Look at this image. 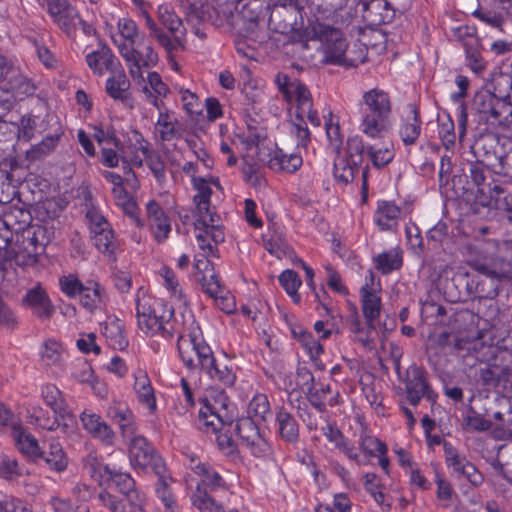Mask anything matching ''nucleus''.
<instances>
[{
	"label": "nucleus",
	"instance_id": "nucleus-41",
	"mask_svg": "<svg viewBox=\"0 0 512 512\" xmlns=\"http://www.w3.org/2000/svg\"><path fill=\"white\" fill-rule=\"evenodd\" d=\"M358 445L362 457L367 459V465L370 463L372 458L377 456L379 452L383 453L387 448L385 442L366 432L360 433L358 438Z\"/></svg>",
	"mask_w": 512,
	"mask_h": 512
},
{
	"label": "nucleus",
	"instance_id": "nucleus-44",
	"mask_svg": "<svg viewBox=\"0 0 512 512\" xmlns=\"http://www.w3.org/2000/svg\"><path fill=\"white\" fill-rule=\"evenodd\" d=\"M28 241H17L16 248L13 249V260L17 266L31 267L38 262L39 255L36 250L30 247L32 244Z\"/></svg>",
	"mask_w": 512,
	"mask_h": 512
},
{
	"label": "nucleus",
	"instance_id": "nucleus-53",
	"mask_svg": "<svg viewBox=\"0 0 512 512\" xmlns=\"http://www.w3.org/2000/svg\"><path fill=\"white\" fill-rule=\"evenodd\" d=\"M141 16L145 21V26L150 31V36L155 38L159 45H161L165 49L166 53H168L169 56H171L174 46L173 43L169 41V35L166 32H164L160 27H158L156 22L152 19V17L149 15L147 11L142 10Z\"/></svg>",
	"mask_w": 512,
	"mask_h": 512
},
{
	"label": "nucleus",
	"instance_id": "nucleus-29",
	"mask_svg": "<svg viewBox=\"0 0 512 512\" xmlns=\"http://www.w3.org/2000/svg\"><path fill=\"white\" fill-rule=\"evenodd\" d=\"M497 279L491 273L479 272V275L471 278L467 286L474 289V299H494L499 292Z\"/></svg>",
	"mask_w": 512,
	"mask_h": 512
},
{
	"label": "nucleus",
	"instance_id": "nucleus-26",
	"mask_svg": "<svg viewBox=\"0 0 512 512\" xmlns=\"http://www.w3.org/2000/svg\"><path fill=\"white\" fill-rule=\"evenodd\" d=\"M152 472L157 476V482L155 483V493L157 497L161 500L166 509L175 512L176 499L171 489L174 479L170 475L166 464L162 465L161 469H155Z\"/></svg>",
	"mask_w": 512,
	"mask_h": 512
},
{
	"label": "nucleus",
	"instance_id": "nucleus-19",
	"mask_svg": "<svg viewBox=\"0 0 512 512\" xmlns=\"http://www.w3.org/2000/svg\"><path fill=\"white\" fill-rule=\"evenodd\" d=\"M471 266L477 272L491 273L494 277L512 279V247L499 249L498 254L490 264L472 262Z\"/></svg>",
	"mask_w": 512,
	"mask_h": 512
},
{
	"label": "nucleus",
	"instance_id": "nucleus-18",
	"mask_svg": "<svg viewBox=\"0 0 512 512\" xmlns=\"http://www.w3.org/2000/svg\"><path fill=\"white\" fill-rule=\"evenodd\" d=\"M158 19L171 34L169 41L173 43V52L184 50L186 29L181 18L168 5H160L158 7Z\"/></svg>",
	"mask_w": 512,
	"mask_h": 512
},
{
	"label": "nucleus",
	"instance_id": "nucleus-59",
	"mask_svg": "<svg viewBox=\"0 0 512 512\" xmlns=\"http://www.w3.org/2000/svg\"><path fill=\"white\" fill-rule=\"evenodd\" d=\"M248 413L265 421L267 416L271 414L268 397L265 394H256L249 402Z\"/></svg>",
	"mask_w": 512,
	"mask_h": 512
},
{
	"label": "nucleus",
	"instance_id": "nucleus-28",
	"mask_svg": "<svg viewBox=\"0 0 512 512\" xmlns=\"http://www.w3.org/2000/svg\"><path fill=\"white\" fill-rule=\"evenodd\" d=\"M277 432L281 440L288 444H296L299 440V424L293 414L280 408L276 412Z\"/></svg>",
	"mask_w": 512,
	"mask_h": 512
},
{
	"label": "nucleus",
	"instance_id": "nucleus-24",
	"mask_svg": "<svg viewBox=\"0 0 512 512\" xmlns=\"http://www.w3.org/2000/svg\"><path fill=\"white\" fill-rule=\"evenodd\" d=\"M194 187L198 193L193 197V201L196 204L198 218L194 222L195 229H201L202 227H208L207 215L212 211L210 207V197L212 189L208 186L203 178L193 179Z\"/></svg>",
	"mask_w": 512,
	"mask_h": 512
},
{
	"label": "nucleus",
	"instance_id": "nucleus-30",
	"mask_svg": "<svg viewBox=\"0 0 512 512\" xmlns=\"http://www.w3.org/2000/svg\"><path fill=\"white\" fill-rule=\"evenodd\" d=\"M133 389L138 401L146 406L151 413L155 412L157 408L156 397L151 381L145 371L139 369L134 373Z\"/></svg>",
	"mask_w": 512,
	"mask_h": 512
},
{
	"label": "nucleus",
	"instance_id": "nucleus-55",
	"mask_svg": "<svg viewBox=\"0 0 512 512\" xmlns=\"http://www.w3.org/2000/svg\"><path fill=\"white\" fill-rule=\"evenodd\" d=\"M30 423L37 425L42 429L54 431L59 427V422L56 417L50 418L46 411L36 405H31L28 410Z\"/></svg>",
	"mask_w": 512,
	"mask_h": 512
},
{
	"label": "nucleus",
	"instance_id": "nucleus-62",
	"mask_svg": "<svg viewBox=\"0 0 512 512\" xmlns=\"http://www.w3.org/2000/svg\"><path fill=\"white\" fill-rule=\"evenodd\" d=\"M36 127V116L32 114L23 115L18 123V140L29 142L35 135Z\"/></svg>",
	"mask_w": 512,
	"mask_h": 512
},
{
	"label": "nucleus",
	"instance_id": "nucleus-14",
	"mask_svg": "<svg viewBox=\"0 0 512 512\" xmlns=\"http://www.w3.org/2000/svg\"><path fill=\"white\" fill-rule=\"evenodd\" d=\"M100 504L109 512H146L145 494L136 491L121 495L118 497L107 490H103L98 494Z\"/></svg>",
	"mask_w": 512,
	"mask_h": 512
},
{
	"label": "nucleus",
	"instance_id": "nucleus-43",
	"mask_svg": "<svg viewBox=\"0 0 512 512\" xmlns=\"http://www.w3.org/2000/svg\"><path fill=\"white\" fill-rule=\"evenodd\" d=\"M13 436L20 452L27 456L38 458L41 449L35 437L21 427L14 429Z\"/></svg>",
	"mask_w": 512,
	"mask_h": 512
},
{
	"label": "nucleus",
	"instance_id": "nucleus-20",
	"mask_svg": "<svg viewBox=\"0 0 512 512\" xmlns=\"http://www.w3.org/2000/svg\"><path fill=\"white\" fill-rule=\"evenodd\" d=\"M303 8H271L269 26L280 34H288L298 21L303 22Z\"/></svg>",
	"mask_w": 512,
	"mask_h": 512
},
{
	"label": "nucleus",
	"instance_id": "nucleus-61",
	"mask_svg": "<svg viewBox=\"0 0 512 512\" xmlns=\"http://www.w3.org/2000/svg\"><path fill=\"white\" fill-rule=\"evenodd\" d=\"M62 357L61 345L54 341L48 340L43 345L41 352V361L45 366H53L60 362Z\"/></svg>",
	"mask_w": 512,
	"mask_h": 512
},
{
	"label": "nucleus",
	"instance_id": "nucleus-8",
	"mask_svg": "<svg viewBox=\"0 0 512 512\" xmlns=\"http://www.w3.org/2000/svg\"><path fill=\"white\" fill-rule=\"evenodd\" d=\"M477 374L484 388H493L502 393L512 392V358L485 364L478 369Z\"/></svg>",
	"mask_w": 512,
	"mask_h": 512
},
{
	"label": "nucleus",
	"instance_id": "nucleus-5",
	"mask_svg": "<svg viewBox=\"0 0 512 512\" xmlns=\"http://www.w3.org/2000/svg\"><path fill=\"white\" fill-rule=\"evenodd\" d=\"M89 468L92 476L98 475L99 484L108 488H113L121 495L139 491L133 477L127 473L116 469L109 464H101L96 457L89 456Z\"/></svg>",
	"mask_w": 512,
	"mask_h": 512
},
{
	"label": "nucleus",
	"instance_id": "nucleus-63",
	"mask_svg": "<svg viewBox=\"0 0 512 512\" xmlns=\"http://www.w3.org/2000/svg\"><path fill=\"white\" fill-rule=\"evenodd\" d=\"M94 244L100 252L112 254L116 248L113 230L107 228L94 233Z\"/></svg>",
	"mask_w": 512,
	"mask_h": 512
},
{
	"label": "nucleus",
	"instance_id": "nucleus-37",
	"mask_svg": "<svg viewBox=\"0 0 512 512\" xmlns=\"http://www.w3.org/2000/svg\"><path fill=\"white\" fill-rule=\"evenodd\" d=\"M41 395L46 405L52 409L56 416L64 419L70 415L67 403L62 396V392L55 385H45L41 390Z\"/></svg>",
	"mask_w": 512,
	"mask_h": 512
},
{
	"label": "nucleus",
	"instance_id": "nucleus-25",
	"mask_svg": "<svg viewBox=\"0 0 512 512\" xmlns=\"http://www.w3.org/2000/svg\"><path fill=\"white\" fill-rule=\"evenodd\" d=\"M22 302L30 307L39 318H50L54 311L46 291L40 284L29 289L23 297Z\"/></svg>",
	"mask_w": 512,
	"mask_h": 512
},
{
	"label": "nucleus",
	"instance_id": "nucleus-51",
	"mask_svg": "<svg viewBox=\"0 0 512 512\" xmlns=\"http://www.w3.org/2000/svg\"><path fill=\"white\" fill-rule=\"evenodd\" d=\"M181 8L186 14L187 21H193L194 19L199 21H208L211 19L209 14V6L203 5L199 0H178Z\"/></svg>",
	"mask_w": 512,
	"mask_h": 512
},
{
	"label": "nucleus",
	"instance_id": "nucleus-6",
	"mask_svg": "<svg viewBox=\"0 0 512 512\" xmlns=\"http://www.w3.org/2000/svg\"><path fill=\"white\" fill-rule=\"evenodd\" d=\"M474 106L481 120L493 127H506L512 108L496 94L482 93L475 97Z\"/></svg>",
	"mask_w": 512,
	"mask_h": 512
},
{
	"label": "nucleus",
	"instance_id": "nucleus-16",
	"mask_svg": "<svg viewBox=\"0 0 512 512\" xmlns=\"http://www.w3.org/2000/svg\"><path fill=\"white\" fill-rule=\"evenodd\" d=\"M47 12L67 35H72L81 21L78 11L67 0H47Z\"/></svg>",
	"mask_w": 512,
	"mask_h": 512
},
{
	"label": "nucleus",
	"instance_id": "nucleus-34",
	"mask_svg": "<svg viewBox=\"0 0 512 512\" xmlns=\"http://www.w3.org/2000/svg\"><path fill=\"white\" fill-rule=\"evenodd\" d=\"M115 56L106 44H100V48L86 56L88 67L97 75H103L104 70H113Z\"/></svg>",
	"mask_w": 512,
	"mask_h": 512
},
{
	"label": "nucleus",
	"instance_id": "nucleus-9",
	"mask_svg": "<svg viewBox=\"0 0 512 512\" xmlns=\"http://www.w3.org/2000/svg\"><path fill=\"white\" fill-rule=\"evenodd\" d=\"M129 460L134 469L148 470L161 469L165 464L148 440L141 436H132L129 443Z\"/></svg>",
	"mask_w": 512,
	"mask_h": 512
},
{
	"label": "nucleus",
	"instance_id": "nucleus-40",
	"mask_svg": "<svg viewBox=\"0 0 512 512\" xmlns=\"http://www.w3.org/2000/svg\"><path fill=\"white\" fill-rule=\"evenodd\" d=\"M78 297L80 305L90 313L100 308L103 302L100 285L94 281H88Z\"/></svg>",
	"mask_w": 512,
	"mask_h": 512
},
{
	"label": "nucleus",
	"instance_id": "nucleus-1",
	"mask_svg": "<svg viewBox=\"0 0 512 512\" xmlns=\"http://www.w3.org/2000/svg\"><path fill=\"white\" fill-rule=\"evenodd\" d=\"M183 331L177 341V349L183 364L190 370L211 368L214 353L202 337L199 325L191 313L182 314Z\"/></svg>",
	"mask_w": 512,
	"mask_h": 512
},
{
	"label": "nucleus",
	"instance_id": "nucleus-48",
	"mask_svg": "<svg viewBox=\"0 0 512 512\" xmlns=\"http://www.w3.org/2000/svg\"><path fill=\"white\" fill-rule=\"evenodd\" d=\"M362 137L356 135L347 139L346 142V159L350 160L353 167L362 166L364 155L367 154V147Z\"/></svg>",
	"mask_w": 512,
	"mask_h": 512
},
{
	"label": "nucleus",
	"instance_id": "nucleus-49",
	"mask_svg": "<svg viewBox=\"0 0 512 512\" xmlns=\"http://www.w3.org/2000/svg\"><path fill=\"white\" fill-rule=\"evenodd\" d=\"M177 124V118L172 113L169 111L160 112L155 125L159 132L160 139L162 141H171L174 139L178 133L176 129Z\"/></svg>",
	"mask_w": 512,
	"mask_h": 512
},
{
	"label": "nucleus",
	"instance_id": "nucleus-57",
	"mask_svg": "<svg viewBox=\"0 0 512 512\" xmlns=\"http://www.w3.org/2000/svg\"><path fill=\"white\" fill-rule=\"evenodd\" d=\"M118 28L121 37L128 41L127 45L140 46L144 43V36L139 37L138 28L136 23L131 19H120L118 22Z\"/></svg>",
	"mask_w": 512,
	"mask_h": 512
},
{
	"label": "nucleus",
	"instance_id": "nucleus-35",
	"mask_svg": "<svg viewBox=\"0 0 512 512\" xmlns=\"http://www.w3.org/2000/svg\"><path fill=\"white\" fill-rule=\"evenodd\" d=\"M421 119L416 107L410 106V115L402 122L399 135L406 146L416 143L421 133Z\"/></svg>",
	"mask_w": 512,
	"mask_h": 512
},
{
	"label": "nucleus",
	"instance_id": "nucleus-17",
	"mask_svg": "<svg viewBox=\"0 0 512 512\" xmlns=\"http://www.w3.org/2000/svg\"><path fill=\"white\" fill-rule=\"evenodd\" d=\"M83 429L95 440L104 446H113L116 441V433L100 415L91 410H84L80 414Z\"/></svg>",
	"mask_w": 512,
	"mask_h": 512
},
{
	"label": "nucleus",
	"instance_id": "nucleus-56",
	"mask_svg": "<svg viewBox=\"0 0 512 512\" xmlns=\"http://www.w3.org/2000/svg\"><path fill=\"white\" fill-rule=\"evenodd\" d=\"M374 262L375 268L385 275L402 266V258L392 251L378 254L374 257Z\"/></svg>",
	"mask_w": 512,
	"mask_h": 512
},
{
	"label": "nucleus",
	"instance_id": "nucleus-15",
	"mask_svg": "<svg viewBox=\"0 0 512 512\" xmlns=\"http://www.w3.org/2000/svg\"><path fill=\"white\" fill-rule=\"evenodd\" d=\"M446 464L452 470L451 475L457 479H466L473 486H480L484 481L483 474L452 446H445Z\"/></svg>",
	"mask_w": 512,
	"mask_h": 512
},
{
	"label": "nucleus",
	"instance_id": "nucleus-3",
	"mask_svg": "<svg viewBox=\"0 0 512 512\" xmlns=\"http://www.w3.org/2000/svg\"><path fill=\"white\" fill-rule=\"evenodd\" d=\"M399 381L403 387H398V395L413 407H417L423 399L431 404L436 403L438 394L432 388L424 367L411 364Z\"/></svg>",
	"mask_w": 512,
	"mask_h": 512
},
{
	"label": "nucleus",
	"instance_id": "nucleus-64",
	"mask_svg": "<svg viewBox=\"0 0 512 512\" xmlns=\"http://www.w3.org/2000/svg\"><path fill=\"white\" fill-rule=\"evenodd\" d=\"M0 512H33L22 499L12 495H0Z\"/></svg>",
	"mask_w": 512,
	"mask_h": 512
},
{
	"label": "nucleus",
	"instance_id": "nucleus-36",
	"mask_svg": "<svg viewBox=\"0 0 512 512\" xmlns=\"http://www.w3.org/2000/svg\"><path fill=\"white\" fill-rule=\"evenodd\" d=\"M302 163L303 160L300 154H286L283 150L277 149L270 158L268 165L274 171L293 173L301 167Z\"/></svg>",
	"mask_w": 512,
	"mask_h": 512
},
{
	"label": "nucleus",
	"instance_id": "nucleus-31",
	"mask_svg": "<svg viewBox=\"0 0 512 512\" xmlns=\"http://www.w3.org/2000/svg\"><path fill=\"white\" fill-rule=\"evenodd\" d=\"M363 315L369 329H376L375 320L379 318L381 311V298L368 284L360 289Z\"/></svg>",
	"mask_w": 512,
	"mask_h": 512
},
{
	"label": "nucleus",
	"instance_id": "nucleus-52",
	"mask_svg": "<svg viewBox=\"0 0 512 512\" xmlns=\"http://www.w3.org/2000/svg\"><path fill=\"white\" fill-rule=\"evenodd\" d=\"M334 447L345 458L355 463L357 466L367 465V459L365 457H362V454L360 453L359 450V445L356 446L355 443L348 437L344 436L340 441H338L334 445Z\"/></svg>",
	"mask_w": 512,
	"mask_h": 512
},
{
	"label": "nucleus",
	"instance_id": "nucleus-47",
	"mask_svg": "<svg viewBox=\"0 0 512 512\" xmlns=\"http://www.w3.org/2000/svg\"><path fill=\"white\" fill-rule=\"evenodd\" d=\"M129 88L130 82L124 73H117L106 81V92L115 100H126Z\"/></svg>",
	"mask_w": 512,
	"mask_h": 512
},
{
	"label": "nucleus",
	"instance_id": "nucleus-13",
	"mask_svg": "<svg viewBox=\"0 0 512 512\" xmlns=\"http://www.w3.org/2000/svg\"><path fill=\"white\" fill-rule=\"evenodd\" d=\"M235 432L250 452L258 458L269 454L270 446L261 436L259 428L251 417L239 419L235 424Z\"/></svg>",
	"mask_w": 512,
	"mask_h": 512
},
{
	"label": "nucleus",
	"instance_id": "nucleus-38",
	"mask_svg": "<svg viewBox=\"0 0 512 512\" xmlns=\"http://www.w3.org/2000/svg\"><path fill=\"white\" fill-rule=\"evenodd\" d=\"M473 307L478 317L486 324L485 328H496L500 324L499 308L495 298L477 300Z\"/></svg>",
	"mask_w": 512,
	"mask_h": 512
},
{
	"label": "nucleus",
	"instance_id": "nucleus-2",
	"mask_svg": "<svg viewBox=\"0 0 512 512\" xmlns=\"http://www.w3.org/2000/svg\"><path fill=\"white\" fill-rule=\"evenodd\" d=\"M360 130L368 137L381 138L391 128L392 103L387 92L373 88L361 102Z\"/></svg>",
	"mask_w": 512,
	"mask_h": 512
},
{
	"label": "nucleus",
	"instance_id": "nucleus-21",
	"mask_svg": "<svg viewBox=\"0 0 512 512\" xmlns=\"http://www.w3.org/2000/svg\"><path fill=\"white\" fill-rule=\"evenodd\" d=\"M146 213L156 241L159 243L164 242L171 231L168 216L155 200H150L146 204Z\"/></svg>",
	"mask_w": 512,
	"mask_h": 512
},
{
	"label": "nucleus",
	"instance_id": "nucleus-42",
	"mask_svg": "<svg viewBox=\"0 0 512 512\" xmlns=\"http://www.w3.org/2000/svg\"><path fill=\"white\" fill-rule=\"evenodd\" d=\"M112 420L119 426L124 438L132 437L136 431L135 417L128 408H113L109 410Z\"/></svg>",
	"mask_w": 512,
	"mask_h": 512
},
{
	"label": "nucleus",
	"instance_id": "nucleus-10",
	"mask_svg": "<svg viewBox=\"0 0 512 512\" xmlns=\"http://www.w3.org/2000/svg\"><path fill=\"white\" fill-rule=\"evenodd\" d=\"M114 43L118 46L121 56L130 64L129 70L133 78L142 77V68L154 67L158 63V54L153 50L150 44L144 45L141 49L140 46L127 45L126 42L118 43L113 39Z\"/></svg>",
	"mask_w": 512,
	"mask_h": 512
},
{
	"label": "nucleus",
	"instance_id": "nucleus-11",
	"mask_svg": "<svg viewBox=\"0 0 512 512\" xmlns=\"http://www.w3.org/2000/svg\"><path fill=\"white\" fill-rule=\"evenodd\" d=\"M127 137V141H122L116 136L113 129L107 130L105 131V144L107 146L113 145L120 153H122V157L130 158L133 165L141 166L142 159L137 155V152L141 151L142 154L147 155V143L145 142L142 134L136 130L128 132Z\"/></svg>",
	"mask_w": 512,
	"mask_h": 512
},
{
	"label": "nucleus",
	"instance_id": "nucleus-60",
	"mask_svg": "<svg viewBox=\"0 0 512 512\" xmlns=\"http://www.w3.org/2000/svg\"><path fill=\"white\" fill-rule=\"evenodd\" d=\"M331 393V387L329 384L322 386L321 388H316L315 384L313 386H309L306 391V396L309 403L317 409L319 412H324L326 410L325 399L328 394Z\"/></svg>",
	"mask_w": 512,
	"mask_h": 512
},
{
	"label": "nucleus",
	"instance_id": "nucleus-50",
	"mask_svg": "<svg viewBox=\"0 0 512 512\" xmlns=\"http://www.w3.org/2000/svg\"><path fill=\"white\" fill-rule=\"evenodd\" d=\"M359 169L360 167H353L350 160L345 157L338 156L334 160L333 174L336 181L341 184L347 185L352 182Z\"/></svg>",
	"mask_w": 512,
	"mask_h": 512
},
{
	"label": "nucleus",
	"instance_id": "nucleus-32",
	"mask_svg": "<svg viewBox=\"0 0 512 512\" xmlns=\"http://www.w3.org/2000/svg\"><path fill=\"white\" fill-rule=\"evenodd\" d=\"M3 89L12 92L16 98L22 100L24 97L34 95L36 85L18 69L13 67L11 73L5 80Z\"/></svg>",
	"mask_w": 512,
	"mask_h": 512
},
{
	"label": "nucleus",
	"instance_id": "nucleus-46",
	"mask_svg": "<svg viewBox=\"0 0 512 512\" xmlns=\"http://www.w3.org/2000/svg\"><path fill=\"white\" fill-rule=\"evenodd\" d=\"M59 140V135L46 136L40 143L26 151V159L31 162L43 159L56 149Z\"/></svg>",
	"mask_w": 512,
	"mask_h": 512
},
{
	"label": "nucleus",
	"instance_id": "nucleus-45",
	"mask_svg": "<svg viewBox=\"0 0 512 512\" xmlns=\"http://www.w3.org/2000/svg\"><path fill=\"white\" fill-rule=\"evenodd\" d=\"M191 500L199 512H224L222 504L217 503L200 484L197 485Z\"/></svg>",
	"mask_w": 512,
	"mask_h": 512
},
{
	"label": "nucleus",
	"instance_id": "nucleus-4",
	"mask_svg": "<svg viewBox=\"0 0 512 512\" xmlns=\"http://www.w3.org/2000/svg\"><path fill=\"white\" fill-rule=\"evenodd\" d=\"M136 318L138 328L146 335H157L161 327V320L166 314H159V308L165 307L163 303L150 296L144 288H139L135 296Z\"/></svg>",
	"mask_w": 512,
	"mask_h": 512
},
{
	"label": "nucleus",
	"instance_id": "nucleus-39",
	"mask_svg": "<svg viewBox=\"0 0 512 512\" xmlns=\"http://www.w3.org/2000/svg\"><path fill=\"white\" fill-rule=\"evenodd\" d=\"M191 469L195 474L202 478L201 486H207L211 490H218L226 487L223 477L210 464L199 462L195 466H191Z\"/></svg>",
	"mask_w": 512,
	"mask_h": 512
},
{
	"label": "nucleus",
	"instance_id": "nucleus-54",
	"mask_svg": "<svg viewBox=\"0 0 512 512\" xmlns=\"http://www.w3.org/2000/svg\"><path fill=\"white\" fill-rule=\"evenodd\" d=\"M212 379L219 381L224 386H233L236 380V375L230 367L225 364L218 363L213 357L211 368H203Z\"/></svg>",
	"mask_w": 512,
	"mask_h": 512
},
{
	"label": "nucleus",
	"instance_id": "nucleus-33",
	"mask_svg": "<svg viewBox=\"0 0 512 512\" xmlns=\"http://www.w3.org/2000/svg\"><path fill=\"white\" fill-rule=\"evenodd\" d=\"M38 458H41L51 470L57 473L64 472L69 463L62 445L54 440L49 442L47 449L40 451Z\"/></svg>",
	"mask_w": 512,
	"mask_h": 512
},
{
	"label": "nucleus",
	"instance_id": "nucleus-7",
	"mask_svg": "<svg viewBox=\"0 0 512 512\" xmlns=\"http://www.w3.org/2000/svg\"><path fill=\"white\" fill-rule=\"evenodd\" d=\"M315 36L319 39L324 52V62L327 64H342L348 47V42L340 29L318 24L314 28Z\"/></svg>",
	"mask_w": 512,
	"mask_h": 512
},
{
	"label": "nucleus",
	"instance_id": "nucleus-27",
	"mask_svg": "<svg viewBox=\"0 0 512 512\" xmlns=\"http://www.w3.org/2000/svg\"><path fill=\"white\" fill-rule=\"evenodd\" d=\"M402 209L394 202L380 200L374 213V221L382 231L393 230L397 227Z\"/></svg>",
	"mask_w": 512,
	"mask_h": 512
},
{
	"label": "nucleus",
	"instance_id": "nucleus-23",
	"mask_svg": "<svg viewBox=\"0 0 512 512\" xmlns=\"http://www.w3.org/2000/svg\"><path fill=\"white\" fill-rule=\"evenodd\" d=\"M473 153L480 158L478 161L491 166L496 163L501 155L502 146L499 144V138L491 133L480 135L472 146Z\"/></svg>",
	"mask_w": 512,
	"mask_h": 512
},
{
	"label": "nucleus",
	"instance_id": "nucleus-58",
	"mask_svg": "<svg viewBox=\"0 0 512 512\" xmlns=\"http://www.w3.org/2000/svg\"><path fill=\"white\" fill-rule=\"evenodd\" d=\"M280 285L284 288L288 295H290L295 303L300 301V295L297 293L301 285L299 275L293 270H285L279 276Z\"/></svg>",
	"mask_w": 512,
	"mask_h": 512
},
{
	"label": "nucleus",
	"instance_id": "nucleus-22",
	"mask_svg": "<svg viewBox=\"0 0 512 512\" xmlns=\"http://www.w3.org/2000/svg\"><path fill=\"white\" fill-rule=\"evenodd\" d=\"M201 408L208 412V414L216 416L218 421L226 422L228 426H231L235 420V407L223 392H219L211 399H203Z\"/></svg>",
	"mask_w": 512,
	"mask_h": 512
},
{
	"label": "nucleus",
	"instance_id": "nucleus-12",
	"mask_svg": "<svg viewBox=\"0 0 512 512\" xmlns=\"http://www.w3.org/2000/svg\"><path fill=\"white\" fill-rule=\"evenodd\" d=\"M274 82L284 99L289 103L296 104V111L308 109L313 104L310 90L300 80H291L288 75L278 73Z\"/></svg>",
	"mask_w": 512,
	"mask_h": 512
}]
</instances>
